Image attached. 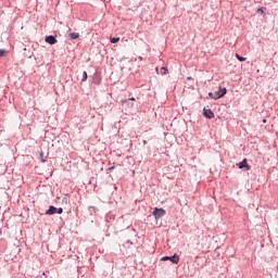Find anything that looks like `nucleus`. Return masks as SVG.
Listing matches in <instances>:
<instances>
[{"instance_id":"4","label":"nucleus","mask_w":278,"mask_h":278,"mask_svg":"<svg viewBox=\"0 0 278 278\" xmlns=\"http://www.w3.org/2000/svg\"><path fill=\"white\" fill-rule=\"evenodd\" d=\"M239 168H247V170H251V165L247 163V159H244L241 163L238 164Z\"/></svg>"},{"instance_id":"12","label":"nucleus","mask_w":278,"mask_h":278,"mask_svg":"<svg viewBox=\"0 0 278 278\" xmlns=\"http://www.w3.org/2000/svg\"><path fill=\"white\" fill-rule=\"evenodd\" d=\"M5 53H8V51L0 49V58H4Z\"/></svg>"},{"instance_id":"14","label":"nucleus","mask_w":278,"mask_h":278,"mask_svg":"<svg viewBox=\"0 0 278 278\" xmlns=\"http://www.w3.org/2000/svg\"><path fill=\"white\" fill-rule=\"evenodd\" d=\"M40 157H41V162H47V160H45V152H40Z\"/></svg>"},{"instance_id":"1","label":"nucleus","mask_w":278,"mask_h":278,"mask_svg":"<svg viewBox=\"0 0 278 278\" xmlns=\"http://www.w3.org/2000/svg\"><path fill=\"white\" fill-rule=\"evenodd\" d=\"M227 94V88H222L219 87V90L217 92H210L208 97H211V99H214L215 101L218 99H223L224 96Z\"/></svg>"},{"instance_id":"19","label":"nucleus","mask_w":278,"mask_h":278,"mask_svg":"<svg viewBox=\"0 0 278 278\" xmlns=\"http://www.w3.org/2000/svg\"><path fill=\"white\" fill-rule=\"evenodd\" d=\"M129 101H136V98H130Z\"/></svg>"},{"instance_id":"15","label":"nucleus","mask_w":278,"mask_h":278,"mask_svg":"<svg viewBox=\"0 0 278 278\" xmlns=\"http://www.w3.org/2000/svg\"><path fill=\"white\" fill-rule=\"evenodd\" d=\"M64 212V208L60 207V208H56V214H63Z\"/></svg>"},{"instance_id":"17","label":"nucleus","mask_w":278,"mask_h":278,"mask_svg":"<svg viewBox=\"0 0 278 278\" xmlns=\"http://www.w3.org/2000/svg\"><path fill=\"white\" fill-rule=\"evenodd\" d=\"M122 103H129V100H123Z\"/></svg>"},{"instance_id":"6","label":"nucleus","mask_w":278,"mask_h":278,"mask_svg":"<svg viewBox=\"0 0 278 278\" xmlns=\"http://www.w3.org/2000/svg\"><path fill=\"white\" fill-rule=\"evenodd\" d=\"M46 42H48V45H55L58 42V39L50 35L46 37Z\"/></svg>"},{"instance_id":"11","label":"nucleus","mask_w":278,"mask_h":278,"mask_svg":"<svg viewBox=\"0 0 278 278\" xmlns=\"http://www.w3.org/2000/svg\"><path fill=\"white\" fill-rule=\"evenodd\" d=\"M161 75H168V68L162 67L161 68Z\"/></svg>"},{"instance_id":"21","label":"nucleus","mask_w":278,"mask_h":278,"mask_svg":"<svg viewBox=\"0 0 278 278\" xmlns=\"http://www.w3.org/2000/svg\"><path fill=\"white\" fill-rule=\"evenodd\" d=\"M263 123H266V119H264Z\"/></svg>"},{"instance_id":"16","label":"nucleus","mask_w":278,"mask_h":278,"mask_svg":"<svg viewBox=\"0 0 278 278\" xmlns=\"http://www.w3.org/2000/svg\"><path fill=\"white\" fill-rule=\"evenodd\" d=\"M258 12H261V14H264V10L263 9H258Z\"/></svg>"},{"instance_id":"7","label":"nucleus","mask_w":278,"mask_h":278,"mask_svg":"<svg viewBox=\"0 0 278 278\" xmlns=\"http://www.w3.org/2000/svg\"><path fill=\"white\" fill-rule=\"evenodd\" d=\"M58 213V208L55 206H50L49 210L46 212L48 216H53V214Z\"/></svg>"},{"instance_id":"13","label":"nucleus","mask_w":278,"mask_h":278,"mask_svg":"<svg viewBox=\"0 0 278 278\" xmlns=\"http://www.w3.org/2000/svg\"><path fill=\"white\" fill-rule=\"evenodd\" d=\"M86 79H88V73L84 72L81 81H86Z\"/></svg>"},{"instance_id":"5","label":"nucleus","mask_w":278,"mask_h":278,"mask_svg":"<svg viewBox=\"0 0 278 278\" xmlns=\"http://www.w3.org/2000/svg\"><path fill=\"white\" fill-rule=\"evenodd\" d=\"M203 115H204L206 118H214V112H212V110L204 109V110H203Z\"/></svg>"},{"instance_id":"9","label":"nucleus","mask_w":278,"mask_h":278,"mask_svg":"<svg viewBox=\"0 0 278 278\" xmlns=\"http://www.w3.org/2000/svg\"><path fill=\"white\" fill-rule=\"evenodd\" d=\"M121 41V37H113L110 39V42H112V45H116V42Z\"/></svg>"},{"instance_id":"18","label":"nucleus","mask_w":278,"mask_h":278,"mask_svg":"<svg viewBox=\"0 0 278 278\" xmlns=\"http://www.w3.org/2000/svg\"><path fill=\"white\" fill-rule=\"evenodd\" d=\"M128 108H134V103H128Z\"/></svg>"},{"instance_id":"20","label":"nucleus","mask_w":278,"mask_h":278,"mask_svg":"<svg viewBox=\"0 0 278 278\" xmlns=\"http://www.w3.org/2000/svg\"><path fill=\"white\" fill-rule=\"evenodd\" d=\"M109 170H114V166L110 167Z\"/></svg>"},{"instance_id":"10","label":"nucleus","mask_w":278,"mask_h":278,"mask_svg":"<svg viewBox=\"0 0 278 278\" xmlns=\"http://www.w3.org/2000/svg\"><path fill=\"white\" fill-rule=\"evenodd\" d=\"M236 58H237V60H239V62H247V58H243L238 53H236Z\"/></svg>"},{"instance_id":"2","label":"nucleus","mask_w":278,"mask_h":278,"mask_svg":"<svg viewBox=\"0 0 278 278\" xmlns=\"http://www.w3.org/2000/svg\"><path fill=\"white\" fill-rule=\"evenodd\" d=\"M152 215L154 216L155 220H160L163 216H166V211L164 208H157L155 207L152 212Z\"/></svg>"},{"instance_id":"3","label":"nucleus","mask_w":278,"mask_h":278,"mask_svg":"<svg viewBox=\"0 0 278 278\" xmlns=\"http://www.w3.org/2000/svg\"><path fill=\"white\" fill-rule=\"evenodd\" d=\"M172 262L173 264H179V256L174 254L173 256H164L162 257V262Z\"/></svg>"},{"instance_id":"8","label":"nucleus","mask_w":278,"mask_h":278,"mask_svg":"<svg viewBox=\"0 0 278 278\" xmlns=\"http://www.w3.org/2000/svg\"><path fill=\"white\" fill-rule=\"evenodd\" d=\"M70 38L72 40H77V38H79V33H70Z\"/></svg>"}]
</instances>
